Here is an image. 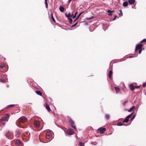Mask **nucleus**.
<instances>
[{"label":"nucleus","instance_id":"nucleus-18","mask_svg":"<svg viewBox=\"0 0 146 146\" xmlns=\"http://www.w3.org/2000/svg\"><path fill=\"white\" fill-rule=\"evenodd\" d=\"M35 92H36V93L38 95L40 96H42V93L39 90L36 91Z\"/></svg>","mask_w":146,"mask_h":146},{"label":"nucleus","instance_id":"nucleus-49","mask_svg":"<svg viewBox=\"0 0 146 146\" xmlns=\"http://www.w3.org/2000/svg\"><path fill=\"white\" fill-rule=\"evenodd\" d=\"M77 20H76V19H75V20H74V22H75V21Z\"/></svg>","mask_w":146,"mask_h":146},{"label":"nucleus","instance_id":"nucleus-32","mask_svg":"<svg viewBox=\"0 0 146 146\" xmlns=\"http://www.w3.org/2000/svg\"><path fill=\"white\" fill-rule=\"evenodd\" d=\"M127 102V101H126L123 102L122 103V105H123V106H125Z\"/></svg>","mask_w":146,"mask_h":146},{"label":"nucleus","instance_id":"nucleus-50","mask_svg":"<svg viewBox=\"0 0 146 146\" xmlns=\"http://www.w3.org/2000/svg\"><path fill=\"white\" fill-rule=\"evenodd\" d=\"M120 11V12L121 13H122V11H121V10Z\"/></svg>","mask_w":146,"mask_h":146},{"label":"nucleus","instance_id":"nucleus-5","mask_svg":"<svg viewBox=\"0 0 146 146\" xmlns=\"http://www.w3.org/2000/svg\"><path fill=\"white\" fill-rule=\"evenodd\" d=\"M65 132L69 135H72L74 133L73 130L72 129H69L65 131Z\"/></svg>","mask_w":146,"mask_h":146},{"label":"nucleus","instance_id":"nucleus-24","mask_svg":"<svg viewBox=\"0 0 146 146\" xmlns=\"http://www.w3.org/2000/svg\"><path fill=\"white\" fill-rule=\"evenodd\" d=\"M5 67L4 64L3 63H0V68H3Z\"/></svg>","mask_w":146,"mask_h":146},{"label":"nucleus","instance_id":"nucleus-33","mask_svg":"<svg viewBox=\"0 0 146 146\" xmlns=\"http://www.w3.org/2000/svg\"><path fill=\"white\" fill-rule=\"evenodd\" d=\"M77 24V22H76L75 23V24H74V25H72V27H74V26H76V25Z\"/></svg>","mask_w":146,"mask_h":146},{"label":"nucleus","instance_id":"nucleus-31","mask_svg":"<svg viewBox=\"0 0 146 146\" xmlns=\"http://www.w3.org/2000/svg\"><path fill=\"white\" fill-rule=\"evenodd\" d=\"M123 125V124L121 123H118L117 124V125L118 126H121Z\"/></svg>","mask_w":146,"mask_h":146},{"label":"nucleus","instance_id":"nucleus-41","mask_svg":"<svg viewBox=\"0 0 146 146\" xmlns=\"http://www.w3.org/2000/svg\"><path fill=\"white\" fill-rule=\"evenodd\" d=\"M6 124L5 123H2V124L3 126H4Z\"/></svg>","mask_w":146,"mask_h":146},{"label":"nucleus","instance_id":"nucleus-40","mask_svg":"<svg viewBox=\"0 0 146 146\" xmlns=\"http://www.w3.org/2000/svg\"><path fill=\"white\" fill-rule=\"evenodd\" d=\"M76 17V15H74V16H73V19H74Z\"/></svg>","mask_w":146,"mask_h":146},{"label":"nucleus","instance_id":"nucleus-17","mask_svg":"<svg viewBox=\"0 0 146 146\" xmlns=\"http://www.w3.org/2000/svg\"><path fill=\"white\" fill-rule=\"evenodd\" d=\"M113 72L111 70L110 71L109 73L108 76L110 78H111Z\"/></svg>","mask_w":146,"mask_h":146},{"label":"nucleus","instance_id":"nucleus-29","mask_svg":"<svg viewBox=\"0 0 146 146\" xmlns=\"http://www.w3.org/2000/svg\"><path fill=\"white\" fill-rule=\"evenodd\" d=\"M0 82H4L5 80L3 78H0Z\"/></svg>","mask_w":146,"mask_h":146},{"label":"nucleus","instance_id":"nucleus-34","mask_svg":"<svg viewBox=\"0 0 146 146\" xmlns=\"http://www.w3.org/2000/svg\"><path fill=\"white\" fill-rule=\"evenodd\" d=\"M143 87H145L146 86V83H144L143 84Z\"/></svg>","mask_w":146,"mask_h":146},{"label":"nucleus","instance_id":"nucleus-3","mask_svg":"<svg viewBox=\"0 0 146 146\" xmlns=\"http://www.w3.org/2000/svg\"><path fill=\"white\" fill-rule=\"evenodd\" d=\"M27 120V118L24 116H22L20 117L18 121L21 123H24Z\"/></svg>","mask_w":146,"mask_h":146},{"label":"nucleus","instance_id":"nucleus-7","mask_svg":"<svg viewBox=\"0 0 146 146\" xmlns=\"http://www.w3.org/2000/svg\"><path fill=\"white\" fill-rule=\"evenodd\" d=\"M106 131V129L105 128L101 127L99 128L98 130V131L101 134L104 133Z\"/></svg>","mask_w":146,"mask_h":146},{"label":"nucleus","instance_id":"nucleus-25","mask_svg":"<svg viewBox=\"0 0 146 146\" xmlns=\"http://www.w3.org/2000/svg\"><path fill=\"white\" fill-rule=\"evenodd\" d=\"M65 15L67 17L69 18L71 17V14L70 13H68V14H67L66 13Z\"/></svg>","mask_w":146,"mask_h":146},{"label":"nucleus","instance_id":"nucleus-13","mask_svg":"<svg viewBox=\"0 0 146 146\" xmlns=\"http://www.w3.org/2000/svg\"><path fill=\"white\" fill-rule=\"evenodd\" d=\"M45 108L48 111H50L51 109L49 105L46 103L45 104Z\"/></svg>","mask_w":146,"mask_h":146},{"label":"nucleus","instance_id":"nucleus-27","mask_svg":"<svg viewBox=\"0 0 146 146\" xmlns=\"http://www.w3.org/2000/svg\"><path fill=\"white\" fill-rule=\"evenodd\" d=\"M68 19L69 21V23L70 24H71L72 23V19L71 18H68Z\"/></svg>","mask_w":146,"mask_h":146},{"label":"nucleus","instance_id":"nucleus-10","mask_svg":"<svg viewBox=\"0 0 146 146\" xmlns=\"http://www.w3.org/2000/svg\"><path fill=\"white\" fill-rule=\"evenodd\" d=\"M34 123L35 126L36 127H39L40 123L38 121H35Z\"/></svg>","mask_w":146,"mask_h":146},{"label":"nucleus","instance_id":"nucleus-9","mask_svg":"<svg viewBox=\"0 0 146 146\" xmlns=\"http://www.w3.org/2000/svg\"><path fill=\"white\" fill-rule=\"evenodd\" d=\"M52 136L51 133L50 132H48L46 134V137L48 139H50Z\"/></svg>","mask_w":146,"mask_h":146},{"label":"nucleus","instance_id":"nucleus-37","mask_svg":"<svg viewBox=\"0 0 146 146\" xmlns=\"http://www.w3.org/2000/svg\"><path fill=\"white\" fill-rule=\"evenodd\" d=\"M83 13V12H82L79 13L78 15V16L80 17V16L81 15V14Z\"/></svg>","mask_w":146,"mask_h":146},{"label":"nucleus","instance_id":"nucleus-14","mask_svg":"<svg viewBox=\"0 0 146 146\" xmlns=\"http://www.w3.org/2000/svg\"><path fill=\"white\" fill-rule=\"evenodd\" d=\"M128 2L129 4L130 5L133 4L135 2V0H128Z\"/></svg>","mask_w":146,"mask_h":146},{"label":"nucleus","instance_id":"nucleus-19","mask_svg":"<svg viewBox=\"0 0 146 146\" xmlns=\"http://www.w3.org/2000/svg\"><path fill=\"white\" fill-rule=\"evenodd\" d=\"M59 10L60 11L63 12L64 10V8L63 7L61 6L59 7Z\"/></svg>","mask_w":146,"mask_h":146},{"label":"nucleus","instance_id":"nucleus-43","mask_svg":"<svg viewBox=\"0 0 146 146\" xmlns=\"http://www.w3.org/2000/svg\"><path fill=\"white\" fill-rule=\"evenodd\" d=\"M46 8H48V4L47 5H46Z\"/></svg>","mask_w":146,"mask_h":146},{"label":"nucleus","instance_id":"nucleus-38","mask_svg":"<svg viewBox=\"0 0 146 146\" xmlns=\"http://www.w3.org/2000/svg\"><path fill=\"white\" fill-rule=\"evenodd\" d=\"M117 17V16H114V18L113 19V20H115L116 19V18Z\"/></svg>","mask_w":146,"mask_h":146},{"label":"nucleus","instance_id":"nucleus-42","mask_svg":"<svg viewBox=\"0 0 146 146\" xmlns=\"http://www.w3.org/2000/svg\"><path fill=\"white\" fill-rule=\"evenodd\" d=\"M79 17H80V16L78 15V17H77L76 18V20H77L79 18Z\"/></svg>","mask_w":146,"mask_h":146},{"label":"nucleus","instance_id":"nucleus-28","mask_svg":"<svg viewBox=\"0 0 146 146\" xmlns=\"http://www.w3.org/2000/svg\"><path fill=\"white\" fill-rule=\"evenodd\" d=\"M146 42V39H144L142 40L140 42V43H143V42Z\"/></svg>","mask_w":146,"mask_h":146},{"label":"nucleus","instance_id":"nucleus-35","mask_svg":"<svg viewBox=\"0 0 146 146\" xmlns=\"http://www.w3.org/2000/svg\"><path fill=\"white\" fill-rule=\"evenodd\" d=\"M142 50V49L139 50V54H140L141 53Z\"/></svg>","mask_w":146,"mask_h":146},{"label":"nucleus","instance_id":"nucleus-16","mask_svg":"<svg viewBox=\"0 0 146 146\" xmlns=\"http://www.w3.org/2000/svg\"><path fill=\"white\" fill-rule=\"evenodd\" d=\"M107 12L109 13V14H108V15H111L112 14L111 13L114 12V11H111L110 10H108L107 11Z\"/></svg>","mask_w":146,"mask_h":146},{"label":"nucleus","instance_id":"nucleus-22","mask_svg":"<svg viewBox=\"0 0 146 146\" xmlns=\"http://www.w3.org/2000/svg\"><path fill=\"white\" fill-rule=\"evenodd\" d=\"M15 106V104H11L8 106L6 108V109H7L9 108H11L13 106Z\"/></svg>","mask_w":146,"mask_h":146},{"label":"nucleus","instance_id":"nucleus-6","mask_svg":"<svg viewBox=\"0 0 146 146\" xmlns=\"http://www.w3.org/2000/svg\"><path fill=\"white\" fill-rule=\"evenodd\" d=\"M143 47V45L140 43L139 44H137L136 46L135 49V51L136 52L137 50L141 49H142V48Z\"/></svg>","mask_w":146,"mask_h":146},{"label":"nucleus","instance_id":"nucleus-44","mask_svg":"<svg viewBox=\"0 0 146 146\" xmlns=\"http://www.w3.org/2000/svg\"><path fill=\"white\" fill-rule=\"evenodd\" d=\"M94 18V17H91L90 19H92L93 18Z\"/></svg>","mask_w":146,"mask_h":146},{"label":"nucleus","instance_id":"nucleus-15","mask_svg":"<svg viewBox=\"0 0 146 146\" xmlns=\"http://www.w3.org/2000/svg\"><path fill=\"white\" fill-rule=\"evenodd\" d=\"M115 90L116 93L120 92V89L117 87H115Z\"/></svg>","mask_w":146,"mask_h":146},{"label":"nucleus","instance_id":"nucleus-45","mask_svg":"<svg viewBox=\"0 0 146 146\" xmlns=\"http://www.w3.org/2000/svg\"><path fill=\"white\" fill-rule=\"evenodd\" d=\"M45 5L48 4L47 2H45Z\"/></svg>","mask_w":146,"mask_h":146},{"label":"nucleus","instance_id":"nucleus-21","mask_svg":"<svg viewBox=\"0 0 146 146\" xmlns=\"http://www.w3.org/2000/svg\"><path fill=\"white\" fill-rule=\"evenodd\" d=\"M128 5V3L127 1L124 2L123 3V5L124 7H126Z\"/></svg>","mask_w":146,"mask_h":146},{"label":"nucleus","instance_id":"nucleus-47","mask_svg":"<svg viewBox=\"0 0 146 146\" xmlns=\"http://www.w3.org/2000/svg\"><path fill=\"white\" fill-rule=\"evenodd\" d=\"M73 16V14H72L71 15V17H72Z\"/></svg>","mask_w":146,"mask_h":146},{"label":"nucleus","instance_id":"nucleus-23","mask_svg":"<svg viewBox=\"0 0 146 146\" xmlns=\"http://www.w3.org/2000/svg\"><path fill=\"white\" fill-rule=\"evenodd\" d=\"M105 116L106 119H110V116L109 115L106 114L105 115Z\"/></svg>","mask_w":146,"mask_h":146},{"label":"nucleus","instance_id":"nucleus-46","mask_svg":"<svg viewBox=\"0 0 146 146\" xmlns=\"http://www.w3.org/2000/svg\"><path fill=\"white\" fill-rule=\"evenodd\" d=\"M77 12H77H77H76L75 13V15H76H76L77 14Z\"/></svg>","mask_w":146,"mask_h":146},{"label":"nucleus","instance_id":"nucleus-11","mask_svg":"<svg viewBox=\"0 0 146 146\" xmlns=\"http://www.w3.org/2000/svg\"><path fill=\"white\" fill-rule=\"evenodd\" d=\"M130 89L132 91L135 88V86H134L132 84H130L129 85Z\"/></svg>","mask_w":146,"mask_h":146},{"label":"nucleus","instance_id":"nucleus-4","mask_svg":"<svg viewBox=\"0 0 146 146\" xmlns=\"http://www.w3.org/2000/svg\"><path fill=\"white\" fill-rule=\"evenodd\" d=\"M133 113H132L130 115H128L127 116V117H126L125 118V120L123 121V122H125V123H127L128 122L129 120V119L130 118H131L133 115Z\"/></svg>","mask_w":146,"mask_h":146},{"label":"nucleus","instance_id":"nucleus-26","mask_svg":"<svg viewBox=\"0 0 146 146\" xmlns=\"http://www.w3.org/2000/svg\"><path fill=\"white\" fill-rule=\"evenodd\" d=\"M51 18L52 19V20L55 23L56 22V21L54 19V17H53V15L52 14H51Z\"/></svg>","mask_w":146,"mask_h":146},{"label":"nucleus","instance_id":"nucleus-51","mask_svg":"<svg viewBox=\"0 0 146 146\" xmlns=\"http://www.w3.org/2000/svg\"><path fill=\"white\" fill-rule=\"evenodd\" d=\"M47 0H45V2H47Z\"/></svg>","mask_w":146,"mask_h":146},{"label":"nucleus","instance_id":"nucleus-39","mask_svg":"<svg viewBox=\"0 0 146 146\" xmlns=\"http://www.w3.org/2000/svg\"><path fill=\"white\" fill-rule=\"evenodd\" d=\"M135 117V115H134L133 117L131 119V120H133L134 119Z\"/></svg>","mask_w":146,"mask_h":146},{"label":"nucleus","instance_id":"nucleus-48","mask_svg":"<svg viewBox=\"0 0 146 146\" xmlns=\"http://www.w3.org/2000/svg\"><path fill=\"white\" fill-rule=\"evenodd\" d=\"M25 134H26V133H25ZM24 135L25 137L26 136L25 135V133H24Z\"/></svg>","mask_w":146,"mask_h":146},{"label":"nucleus","instance_id":"nucleus-8","mask_svg":"<svg viewBox=\"0 0 146 146\" xmlns=\"http://www.w3.org/2000/svg\"><path fill=\"white\" fill-rule=\"evenodd\" d=\"M15 143L17 146H21V142L19 139L17 140L15 142Z\"/></svg>","mask_w":146,"mask_h":146},{"label":"nucleus","instance_id":"nucleus-20","mask_svg":"<svg viewBox=\"0 0 146 146\" xmlns=\"http://www.w3.org/2000/svg\"><path fill=\"white\" fill-rule=\"evenodd\" d=\"M135 106H133L131 107L129 110V112H131L133 110H134L135 109Z\"/></svg>","mask_w":146,"mask_h":146},{"label":"nucleus","instance_id":"nucleus-1","mask_svg":"<svg viewBox=\"0 0 146 146\" xmlns=\"http://www.w3.org/2000/svg\"><path fill=\"white\" fill-rule=\"evenodd\" d=\"M68 120L70 123V126L73 128L75 130H76V126L74 125V121L71 119V118L69 117H67Z\"/></svg>","mask_w":146,"mask_h":146},{"label":"nucleus","instance_id":"nucleus-36","mask_svg":"<svg viewBox=\"0 0 146 146\" xmlns=\"http://www.w3.org/2000/svg\"><path fill=\"white\" fill-rule=\"evenodd\" d=\"M140 86H135V88H140Z\"/></svg>","mask_w":146,"mask_h":146},{"label":"nucleus","instance_id":"nucleus-2","mask_svg":"<svg viewBox=\"0 0 146 146\" xmlns=\"http://www.w3.org/2000/svg\"><path fill=\"white\" fill-rule=\"evenodd\" d=\"M9 117V115L8 114L4 115L0 119V122H1L3 121H8Z\"/></svg>","mask_w":146,"mask_h":146},{"label":"nucleus","instance_id":"nucleus-12","mask_svg":"<svg viewBox=\"0 0 146 146\" xmlns=\"http://www.w3.org/2000/svg\"><path fill=\"white\" fill-rule=\"evenodd\" d=\"M11 133L9 131H7L5 134V136L8 138L9 139H10L9 137L11 138Z\"/></svg>","mask_w":146,"mask_h":146},{"label":"nucleus","instance_id":"nucleus-30","mask_svg":"<svg viewBox=\"0 0 146 146\" xmlns=\"http://www.w3.org/2000/svg\"><path fill=\"white\" fill-rule=\"evenodd\" d=\"M79 145L80 146H84V143H83L81 142H80L79 143Z\"/></svg>","mask_w":146,"mask_h":146}]
</instances>
